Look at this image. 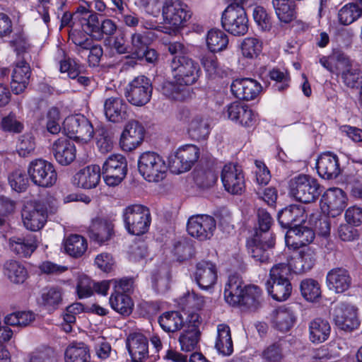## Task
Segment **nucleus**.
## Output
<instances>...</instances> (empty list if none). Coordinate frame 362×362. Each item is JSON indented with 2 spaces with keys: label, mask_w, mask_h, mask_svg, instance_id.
<instances>
[{
  "label": "nucleus",
  "mask_w": 362,
  "mask_h": 362,
  "mask_svg": "<svg viewBox=\"0 0 362 362\" xmlns=\"http://www.w3.org/2000/svg\"><path fill=\"white\" fill-rule=\"evenodd\" d=\"M240 49L243 57L250 59H255L262 52V42L256 37H245L241 42Z\"/></svg>",
  "instance_id": "603ef678"
},
{
  "label": "nucleus",
  "mask_w": 362,
  "mask_h": 362,
  "mask_svg": "<svg viewBox=\"0 0 362 362\" xmlns=\"http://www.w3.org/2000/svg\"><path fill=\"white\" fill-rule=\"evenodd\" d=\"M8 182L13 190L21 192L26 189L28 180L23 170H16L9 175Z\"/></svg>",
  "instance_id": "774afa93"
},
{
  "label": "nucleus",
  "mask_w": 362,
  "mask_h": 362,
  "mask_svg": "<svg viewBox=\"0 0 362 362\" xmlns=\"http://www.w3.org/2000/svg\"><path fill=\"white\" fill-rule=\"evenodd\" d=\"M63 126L67 136L76 141L86 143L93 136L94 131L91 123L82 115L66 117Z\"/></svg>",
  "instance_id": "9b49d317"
},
{
  "label": "nucleus",
  "mask_w": 362,
  "mask_h": 362,
  "mask_svg": "<svg viewBox=\"0 0 362 362\" xmlns=\"http://www.w3.org/2000/svg\"><path fill=\"white\" fill-rule=\"evenodd\" d=\"M230 89L232 93L240 100H252L257 98L262 90V85L255 79L241 78L233 80Z\"/></svg>",
  "instance_id": "dca6fc26"
},
{
  "label": "nucleus",
  "mask_w": 362,
  "mask_h": 362,
  "mask_svg": "<svg viewBox=\"0 0 362 362\" xmlns=\"http://www.w3.org/2000/svg\"><path fill=\"white\" fill-rule=\"evenodd\" d=\"M128 105L118 94L107 97L104 101L106 117L112 122H120L127 117Z\"/></svg>",
  "instance_id": "bb28decb"
},
{
  "label": "nucleus",
  "mask_w": 362,
  "mask_h": 362,
  "mask_svg": "<svg viewBox=\"0 0 362 362\" xmlns=\"http://www.w3.org/2000/svg\"><path fill=\"white\" fill-rule=\"evenodd\" d=\"M30 77V68L25 61L15 64L11 74V88L15 94L23 93L27 88Z\"/></svg>",
  "instance_id": "7c9ffc66"
},
{
  "label": "nucleus",
  "mask_w": 362,
  "mask_h": 362,
  "mask_svg": "<svg viewBox=\"0 0 362 362\" xmlns=\"http://www.w3.org/2000/svg\"><path fill=\"white\" fill-rule=\"evenodd\" d=\"M182 162L185 163L189 169L198 160L199 156V148L192 144H187L180 147L177 151Z\"/></svg>",
  "instance_id": "052dcab7"
},
{
  "label": "nucleus",
  "mask_w": 362,
  "mask_h": 362,
  "mask_svg": "<svg viewBox=\"0 0 362 362\" xmlns=\"http://www.w3.org/2000/svg\"><path fill=\"white\" fill-rule=\"evenodd\" d=\"M199 62L206 74L211 78L222 77L225 71L218 62L215 52H206L200 54Z\"/></svg>",
  "instance_id": "ea45409f"
},
{
  "label": "nucleus",
  "mask_w": 362,
  "mask_h": 362,
  "mask_svg": "<svg viewBox=\"0 0 362 362\" xmlns=\"http://www.w3.org/2000/svg\"><path fill=\"white\" fill-rule=\"evenodd\" d=\"M226 112L230 120L245 127H252L256 122V115L252 110L240 102H233L227 105Z\"/></svg>",
  "instance_id": "a211bd4d"
},
{
  "label": "nucleus",
  "mask_w": 362,
  "mask_h": 362,
  "mask_svg": "<svg viewBox=\"0 0 362 362\" xmlns=\"http://www.w3.org/2000/svg\"><path fill=\"white\" fill-rule=\"evenodd\" d=\"M74 19L78 21L81 29L86 34L92 35L99 30L98 15L90 10L88 2L83 1L78 6L74 13Z\"/></svg>",
  "instance_id": "412c9836"
},
{
  "label": "nucleus",
  "mask_w": 362,
  "mask_h": 362,
  "mask_svg": "<svg viewBox=\"0 0 362 362\" xmlns=\"http://www.w3.org/2000/svg\"><path fill=\"white\" fill-rule=\"evenodd\" d=\"M362 14V10L356 4H347L338 12V19L342 25H349L356 21Z\"/></svg>",
  "instance_id": "5fc2aeb1"
},
{
  "label": "nucleus",
  "mask_w": 362,
  "mask_h": 362,
  "mask_svg": "<svg viewBox=\"0 0 362 362\" xmlns=\"http://www.w3.org/2000/svg\"><path fill=\"white\" fill-rule=\"evenodd\" d=\"M151 40L152 36L149 32L132 33L130 38V50L134 57H140L143 54L142 50L148 48Z\"/></svg>",
  "instance_id": "8fccbe9b"
},
{
  "label": "nucleus",
  "mask_w": 362,
  "mask_h": 362,
  "mask_svg": "<svg viewBox=\"0 0 362 362\" xmlns=\"http://www.w3.org/2000/svg\"><path fill=\"white\" fill-rule=\"evenodd\" d=\"M261 289L255 285L243 286L237 276H230L225 286L224 298L232 305H243L248 308H256L260 303Z\"/></svg>",
  "instance_id": "f257e3e1"
},
{
  "label": "nucleus",
  "mask_w": 362,
  "mask_h": 362,
  "mask_svg": "<svg viewBox=\"0 0 362 362\" xmlns=\"http://www.w3.org/2000/svg\"><path fill=\"white\" fill-rule=\"evenodd\" d=\"M138 169L146 180L157 182L165 178L168 165L158 153L154 151H145L139 158Z\"/></svg>",
  "instance_id": "f03ea898"
},
{
  "label": "nucleus",
  "mask_w": 362,
  "mask_h": 362,
  "mask_svg": "<svg viewBox=\"0 0 362 362\" xmlns=\"http://www.w3.org/2000/svg\"><path fill=\"white\" fill-rule=\"evenodd\" d=\"M10 249L16 255L23 257H30L37 247L35 236L29 235L25 237H12L9 239Z\"/></svg>",
  "instance_id": "f704fd0d"
},
{
  "label": "nucleus",
  "mask_w": 362,
  "mask_h": 362,
  "mask_svg": "<svg viewBox=\"0 0 362 362\" xmlns=\"http://www.w3.org/2000/svg\"><path fill=\"white\" fill-rule=\"evenodd\" d=\"M144 136V129L137 121H129L121 134L119 145L122 150L131 151L136 148L142 143Z\"/></svg>",
  "instance_id": "f3484780"
},
{
  "label": "nucleus",
  "mask_w": 362,
  "mask_h": 362,
  "mask_svg": "<svg viewBox=\"0 0 362 362\" xmlns=\"http://www.w3.org/2000/svg\"><path fill=\"white\" fill-rule=\"evenodd\" d=\"M315 238L314 231L306 226L296 225L286 235L285 241L288 247L298 248L310 244Z\"/></svg>",
  "instance_id": "c85d7f7f"
},
{
  "label": "nucleus",
  "mask_w": 362,
  "mask_h": 362,
  "mask_svg": "<svg viewBox=\"0 0 362 362\" xmlns=\"http://www.w3.org/2000/svg\"><path fill=\"white\" fill-rule=\"evenodd\" d=\"M5 276L13 284H23L28 277L25 267L17 261L10 260L4 265Z\"/></svg>",
  "instance_id": "a18cd8bd"
},
{
  "label": "nucleus",
  "mask_w": 362,
  "mask_h": 362,
  "mask_svg": "<svg viewBox=\"0 0 362 362\" xmlns=\"http://www.w3.org/2000/svg\"><path fill=\"white\" fill-rule=\"evenodd\" d=\"M216 229V221L208 215H197L190 217L187 230L189 235L200 241L210 239Z\"/></svg>",
  "instance_id": "2eb2a0df"
},
{
  "label": "nucleus",
  "mask_w": 362,
  "mask_h": 362,
  "mask_svg": "<svg viewBox=\"0 0 362 362\" xmlns=\"http://www.w3.org/2000/svg\"><path fill=\"white\" fill-rule=\"evenodd\" d=\"M317 260L316 249L312 247L302 248L295 257L289 259L290 267L296 274L310 271Z\"/></svg>",
  "instance_id": "a878e982"
},
{
  "label": "nucleus",
  "mask_w": 362,
  "mask_h": 362,
  "mask_svg": "<svg viewBox=\"0 0 362 362\" xmlns=\"http://www.w3.org/2000/svg\"><path fill=\"white\" fill-rule=\"evenodd\" d=\"M274 245V239L269 234H264L260 237L258 234L247 242L248 252L255 261L261 263L268 261L269 257V249Z\"/></svg>",
  "instance_id": "aec40b11"
},
{
  "label": "nucleus",
  "mask_w": 362,
  "mask_h": 362,
  "mask_svg": "<svg viewBox=\"0 0 362 362\" xmlns=\"http://www.w3.org/2000/svg\"><path fill=\"white\" fill-rule=\"evenodd\" d=\"M170 68L174 80L185 86L194 83L200 74L198 64L185 56H175L171 61Z\"/></svg>",
  "instance_id": "20e7f679"
},
{
  "label": "nucleus",
  "mask_w": 362,
  "mask_h": 362,
  "mask_svg": "<svg viewBox=\"0 0 362 362\" xmlns=\"http://www.w3.org/2000/svg\"><path fill=\"white\" fill-rule=\"evenodd\" d=\"M221 23L235 36L244 35L248 30V19L243 6L229 5L222 14Z\"/></svg>",
  "instance_id": "6e6552de"
},
{
  "label": "nucleus",
  "mask_w": 362,
  "mask_h": 362,
  "mask_svg": "<svg viewBox=\"0 0 362 362\" xmlns=\"http://www.w3.org/2000/svg\"><path fill=\"white\" fill-rule=\"evenodd\" d=\"M127 346L133 362L146 361L148 359V344L143 334H131L127 339Z\"/></svg>",
  "instance_id": "c756f323"
},
{
  "label": "nucleus",
  "mask_w": 362,
  "mask_h": 362,
  "mask_svg": "<svg viewBox=\"0 0 362 362\" xmlns=\"http://www.w3.org/2000/svg\"><path fill=\"white\" fill-rule=\"evenodd\" d=\"M114 216L99 213L93 217L88 228L90 238L96 243L104 245L115 236Z\"/></svg>",
  "instance_id": "423d86ee"
},
{
  "label": "nucleus",
  "mask_w": 362,
  "mask_h": 362,
  "mask_svg": "<svg viewBox=\"0 0 362 362\" xmlns=\"http://www.w3.org/2000/svg\"><path fill=\"white\" fill-rule=\"evenodd\" d=\"M320 63L327 71L337 75H341L351 64L349 59L339 52H334L328 57H322Z\"/></svg>",
  "instance_id": "e433bc0d"
},
{
  "label": "nucleus",
  "mask_w": 362,
  "mask_h": 362,
  "mask_svg": "<svg viewBox=\"0 0 362 362\" xmlns=\"http://www.w3.org/2000/svg\"><path fill=\"white\" fill-rule=\"evenodd\" d=\"M216 331V349L223 356H230L233 351V344L229 326L226 324H219L217 325Z\"/></svg>",
  "instance_id": "4c0bfd02"
},
{
  "label": "nucleus",
  "mask_w": 362,
  "mask_h": 362,
  "mask_svg": "<svg viewBox=\"0 0 362 362\" xmlns=\"http://www.w3.org/2000/svg\"><path fill=\"white\" fill-rule=\"evenodd\" d=\"M162 15L165 23L175 30L185 25L190 19L192 12L183 2L170 0L163 4Z\"/></svg>",
  "instance_id": "1a4fd4ad"
},
{
  "label": "nucleus",
  "mask_w": 362,
  "mask_h": 362,
  "mask_svg": "<svg viewBox=\"0 0 362 362\" xmlns=\"http://www.w3.org/2000/svg\"><path fill=\"white\" fill-rule=\"evenodd\" d=\"M316 167L319 175L326 180L334 179L341 173L338 156L331 152L320 154Z\"/></svg>",
  "instance_id": "b1692460"
},
{
  "label": "nucleus",
  "mask_w": 362,
  "mask_h": 362,
  "mask_svg": "<svg viewBox=\"0 0 362 362\" xmlns=\"http://www.w3.org/2000/svg\"><path fill=\"white\" fill-rule=\"evenodd\" d=\"M35 149V141L31 134L21 136L16 144V151L21 157H27L33 153Z\"/></svg>",
  "instance_id": "680f3d73"
},
{
  "label": "nucleus",
  "mask_w": 362,
  "mask_h": 362,
  "mask_svg": "<svg viewBox=\"0 0 362 362\" xmlns=\"http://www.w3.org/2000/svg\"><path fill=\"white\" fill-rule=\"evenodd\" d=\"M52 152L57 162L64 166L71 164L76 156L74 144L66 137L55 140L52 145Z\"/></svg>",
  "instance_id": "393cba45"
},
{
  "label": "nucleus",
  "mask_w": 362,
  "mask_h": 362,
  "mask_svg": "<svg viewBox=\"0 0 362 362\" xmlns=\"http://www.w3.org/2000/svg\"><path fill=\"white\" fill-rule=\"evenodd\" d=\"M124 227L132 235H140L148 230L151 223L149 209L140 204L127 206L122 212Z\"/></svg>",
  "instance_id": "7ed1b4c3"
},
{
  "label": "nucleus",
  "mask_w": 362,
  "mask_h": 362,
  "mask_svg": "<svg viewBox=\"0 0 362 362\" xmlns=\"http://www.w3.org/2000/svg\"><path fill=\"white\" fill-rule=\"evenodd\" d=\"M180 305L183 309L189 312V310H199L203 308L206 304L205 299L194 292H187L180 298Z\"/></svg>",
  "instance_id": "bf43d9fd"
},
{
  "label": "nucleus",
  "mask_w": 362,
  "mask_h": 362,
  "mask_svg": "<svg viewBox=\"0 0 362 362\" xmlns=\"http://www.w3.org/2000/svg\"><path fill=\"white\" fill-rule=\"evenodd\" d=\"M345 84L351 88H361L362 85V73L351 64L349 69L341 74Z\"/></svg>",
  "instance_id": "0e129e2a"
},
{
  "label": "nucleus",
  "mask_w": 362,
  "mask_h": 362,
  "mask_svg": "<svg viewBox=\"0 0 362 362\" xmlns=\"http://www.w3.org/2000/svg\"><path fill=\"white\" fill-rule=\"evenodd\" d=\"M273 8L278 19L289 23L296 18V4L293 0H272Z\"/></svg>",
  "instance_id": "58836bf2"
},
{
  "label": "nucleus",
  "mask_w": 362,
  "mask_h": 362,
  "mask_svg": "<svg viewBox=\"0 0 362 362\" xmlns=\"http://www.w3.org/2000/svg\"><path fill=\"white\" fill-rule=\"evenodd\" d=\"M105 182L111 187L118 185L127 174V161L120 154L109 156L103 166Z\"/></svg>",
  "instance_id": "ddd939ff"
},
{
  "label": "nucleus",
  "mask_w": 362,
  "mask_h": 362,
  "mask_svg": "<svg viewBox=\"0 0 362 362\" xmlns=\"http://www.w3.org/2000/svg\"><path fill=\"white\" fill-rule=\"evenodd\" d=\"M100 180V168L98 165H90L81 169L73 177V184L83 189L95 187Z\"/></svg>",
  "instance_id": "cd10ccee"
},
{
  "label": "nucleus",
  "mask_w": 362,
  "mask_h": 362,
  "mask_svg": "<svg viewBox=\"0 0 362 362\" xmlns=\"http://www.w3.org/2000/svg\"><path fill=\"white\" fill-rule=\"evenodd\" d=\"M62 301V291L57 287L45 290L40 297V304L49 311L55 310Z\"/></svg>",
  "instance_id": "de8ad7c7"
},
{
  "label": "nucleus",
  "mask_w": 362,
  "mask_h": 362,
  "mask_svg": "<svg viewBox=\"0 0 362 362\" xmlns=\"http://www.w3.org/2000/svg\"><path fill=\"white\" fill-rule=\"evenodd\" d=\"M290 193L299 202L310 203L319 197L320 185L313 177L300 175L290 181Z\"/></svg>",
  "instance_id": "39448f33"
},
{
  "label": "nucleus",
  "mask_w": 362,
  "mask_h": 362,
  "mask_svg": "<svg viewBox=\"0 0 362 362\" xmlns=\"http://www.w3.org/2000/svg\"><path fill=\"white\" fill-rule=\"evenodd\" d=\"M260 356L264 362H281L284 358L282 348L279 343H273L266 346Z\"/></svg>",
  "instance_id": "e2e57ef3"
},
{
  "label": "nucleus",
  "mask_w": 362,
  "mask_h": 362,
  "mask_svg": "<svg viewBox=\"0 0 362 362\" xmlns=\"http://www.w3.org/2000/svg\"><path fill=\"white\" fill-rule=\"evenodd\" d=\"M170 272L166 265L160 267L153 274L152 283L153 288L160 293L165 292L169 286Z\"/></svg>",
  "instance_id": "4d7b16f0"
},
{
  "label": "nucleus",
  "mask_w": 362,
  "mask_h": 362,
  "mask_svg": "<svg viewBox=\"0 0 362 362\" xmlns=\"http://www.w3.org/2000/svg\"><path fill=\"white\" fill-rule=\"evenodd\" d=\"M221 180L226 190L231 194L241 193L245 187L242 170L235 164L229 163L224 165L221 173Z\"/></svg>",
  "instance_id": "6ab92c4d"
},
{
  "label": "nucleus",
  "mask_w": 362,
  "mask_h": 362,
  "mask_svg": "<svg viewBox=\"0 0 362 362\" xmlns=\"http://www.w3.org/2000/svg\"><path fill=\"white\" fill-rule=\"evenodd\" d=\"M327 285L329 289L335 293H343L351 285V277L349 272L343 268H335L327 274Z\"/></svg>",
  "instance_id": "72a5a7b5"
},
{
  "label": "nucleus",
  "mask_w": 362,
  "mask_h": 362,
  "mask_svg": "<svg viewBox=\"0 0 362 362\" xmlns=\"http://www.w3.org/2000/svg\"><path fill=\"white\" fill-rule=\"evenodd\" d=\"M162 329L168 332H174L182 327L183 319L177 312H167L159 318Z\"/></svg>",
  "instance_id": "864d4df0"
},
{
  "label": "nucleus",
  "mask_w": 362,
  "mask_h": 362,
  "mask_svg": "<svg viewBox=\"0 0 362 362\" xmlns=\"http://www.w3.org/2000/svg\"><path fill=\"white\" fill-rule=\"evenodd\" d=\"M296 315L293 310L285 306L276 309L272 315L273 326L279 332L289 331L294 325Z\"/></svg>",
  "instance_id": "c9c22d12"
},
{
  "label": "nucleus",
  "mask_w": 362,
  "mask_h": 362,
  "mask_svg": "<svg viewBox=\"0 0 362 362\" xmlns=\"http://www.w3.org/2000/svg\"><path fill=\"white\" fill-rule=\"evenodd\" d=\"M301 294L308 301H315L321 296L319 283L312 279H306L300 283Z\"/></svg>",
  "instance_id": "6e6d98bb"
},
{
  "label": "nucleus",
  "mask_w": 362,
  "mask_h": 362,
  "mask_svg": "<svg viewBox=\"0 0 362 362\" xmlns=\"http://www.w3.org/2000/svg\"><path fill=\"white\" fill-rule=\"evenodd\" d=\"M348 198L345 192L338 188L332 187L326 190L321 199V209L328 216L335 217L340 215L347 205Z\"/></svg>",
  "instance_id": "4468645a"
},
{
  "label": "nucleus",
  "mask_w": 362,
  "mask_h": 362,
  "mask_svg": "<svg viewBox=\"0 0 362 362\" xmlns=\"http://www.w3.org/2000/svg\"><path fill=\"white\" fill-rule=\"evenodd\" d=\"M28 173L33 184L42 187H50L57 180L54 165L42 158L35 159L30 163Z\"/></svg>",
  "instance_id": "0eeeda50"
},
{
  "label": "nucleus",
  "mask_w": 362,
  "mask_h": 362,
  "mask_svg": "<svg viewBox=\"0 0 362 362\" xmlns=\"http://www.w3.org/2000/svg\"><path fill=\"white\" fill-rule=\"evenodd\" d=\"M266 288L268 293L276 301L287 300L292 291V286L289 280L267 281Z\"/></svg>",
  "instance_id": "79ce46f5"
},
{
  "label": "nucleus",
  "mask_w": 362,
  "mask_h": 362,
  "mask_svg": "<svg viewBox=\"0 0 362 362\" xmlns=\"http://www.w3.org/2000/svg\"><path fill=\"white\" fill-rule=\"evenodd\" d=\"M152 94L150 80L144 76H139L132 80L126 86L124 95L132 105L143 106L148 103Z\"/></svg>",
  "instance_id": "9d476101"
},
{
  "label": "nucleus",
  "mask_w": 362,
  "mask_h": 362,
  "mask_svg": "<svg viewBox=\"0 0 362 362\" xmlns=\"http://www.w3.org/2000/svg\"><path fill=\"white\" fill-rule=\"evenodd\" d=\"M89 358L88 349L83 343H73L66 349V362H88Z\"/></svg>",
  "instance_id": "09e8293b"
},
{
  "label": "nucleus",
  "mask_w": 362,
  "mask_h": 362,
  "mask_svg": "<svg viewBox=\"0 0 362 362\" xmlns=\"http://www.w3.org/2000/svg\"><path fill=\"white\" fill-rule=\"evenodd\" d=\"M188 132L191 138L194 140L206 139L210 132L208 119L202 115L195 116L189 123Z\"/></svg>",
  "instance_id": "37998d69"
},
{
  "label": "nucleus",
  "mask_w": 362,
  "mask_h": 362,
  "mask_svg": "<svg viewBox=\"0 0 362 362\" xmlns=\"http://www.w3.org/2000/svg\"><path fill=\"white\" fill-rule=\"evenodd\" d=\"M229 42L228 35L219 29H211L206 35V43L209 52H219L227 49Z\"/></svg>",
  "instance_id": "a19ab883"
},
{
  "label": "nucleus",
  "mask_w": 362,
  "mask_h": 362,
  "mask_svg": "<svg viewBox=\"0 0 362 362\" xmlns=\"http://www.w3.org/2000/svg\"><path fill=\"white\" fill-rule=\"evenodd\" d=\"M253 18L259 28L262 31H269L272 28L271 18L264 8L255 6L252 13Z\"/></svg>",
  "instance_id": "338daca9"
},
{
  "label": "nucleus",
  "mask_w": 362,
  "mask_h": 362,
  "mask_svg": "<svg viewBox=\"0 0 362 362\" xmlns=\"http://www.w3.org/2000/svg\"><path fill=\"white\" fill-rule=\"evenodd\" d=\"M199 332L194 327L185 330L180 337L181 349L189 352L194 351L198 343Z\"/></svg>",
  "instance_id": "13d9d810"
},
{
  "label": "nucleus",
  "mask_w": 362,
  "mask_h": 362,
  "mask_svg": "<svg viewBox=\"0 0 362 362\" xmlns=\"http://www.w3.org/2000/svg\"><path fill=\"white\" fill-rule=\"evenodd\" d=\"M292 270L290 267V261L288 259V263H279L275 264L271 269L269 273V279L267 281H279L284 280H289L288 275Z\"/></svg>",
  "instance_id": "69168bd1"
},
{
  "label": "nucleus",
  "mask_w": 362,
  "mask_h": 362,
  "mask_svg": "<svg viewBox=\"0 0 362 362\" xmlns=\"http://www.w3.org/2000/svg\"><path fill=\"white\" fill-rule=\"evenodd\" d=\"M47 216L46 211L40 204H28L22 211L24 226L27 229L33 231L39 230L44 226Z\"/></svg>",
  "instance_id": "4be33fe9"
},
{
  "label": "nucleus",
  "mask_w": 362,
  "mask_h": 362,
  "mask_svg": "<svg viewBox=\"0 0 362 362\" xmlns=\"http://www.w3.org/2000/svg\"><path fill=\"white\" fill-rule=\"evenodd\" d=\"M330 333L331 326L325 319L315 317L308 322V337L313 344H320L327 341Z\"/></svg>",
  "instance_id": "473e14b6"
},
{
  "label": "nucleus",
  "mask_w": 362,
  "mask_h": 362,
  "mask_svg": "<svg viewBox=\"0 0 362 362\" xmlns=\"http://www.w3.org/2000/svg\"><path fill=\"white\" fill-rule=\"evenodd\" d=\"M307 214L305 208L301 205H290L278 214V221L284 228H292V225H298L305 221Z\"/></svg>",
  "instance_id": "2f4dec72"
},
{
  "label": "nucleus",
  "mask_w": 362,
  "mask_h": 362,
  "mask_svg": "<svg viewBox=\"0 0 362 362\" xmlns=\"http://www.w3.org/2000/svg\"><path fill=\"white\" fill-rule=\"evenodd\" d=\"M66 252L71 257H80L88 250L87 240L80 235L69 236L64 243Z\"/></svg>",
  "instance_id": "c03bdc74"
},
{
  "label": "nucleus",
  "mask_w": 362,
  "mask_h": 362,
  "mask_svg": "<svg viewBox=\"0 0 362 362\" xmlns=\"http://www.w3.org/2000/svg\"><path fill=\"white\" fill-rule=\"evenodd\" d=\"M162 93L169 98L175 100H184L189 95V91L185 85L175 81H165L161 86Z\"/></svg>",
  "instance_id": "3c124183"
},
{
  "label": "nucleus",
  "mask_w": 362,
  "mask_h": 362,
  "mask_svg": "<svg viewBox=\"0 0 362 362\" xmlns=\"http://www.w3.org/2000/svg\"><path fill=\"white\" fill-rule=\"evenodd\" d=\"M109 302L111 308L121 315H129L132 312L134 303L127 294L112 293Z\"/></svg>",
  "instance_id": "49530a36"
},
{
  "label": "nucleus",
  "mask_w": 362,
  "mask_h": 362,
  "mask_svg": "<svg viewBox=\"0 0 362 362\" xmlns=\"http://www.w3.org/2000/svg\"><path fill=\"white\" fill-rule=\"evenodd\" d=\"M334 325L340 329L351 332L360 325L358 308L350 303H341L337 305L332 312Z\"/></svg>",
  "instance_id": "f8f14e48"
},
{
  "label": "nucleus",
  "mask_w": 362,
  "mask_h": 362,
  "mask_svg": "<svg viewBox=\"0 0 362 362\" xmlns=\"http://www.w3.org/2000/svg\"><path fill=\"white\" fill-rule=\"evenodd\" d=\"M194 279L202 290H209L216 284L218 279L217 269L211 262L203 261L197 264Z\"/></svg>",
  "instance_id": "5701e85b"
}]
</instances>
